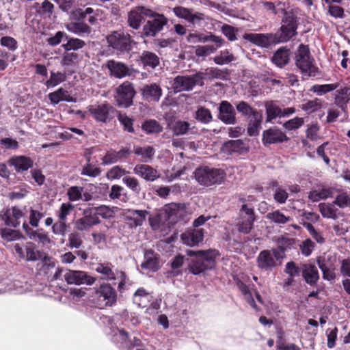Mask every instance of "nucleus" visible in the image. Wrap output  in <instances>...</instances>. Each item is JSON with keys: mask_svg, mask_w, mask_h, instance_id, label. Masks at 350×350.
I'll use <instances>...</instances> for the list:
<instances>
[{"mask_svg": "<svg viewBox=\"0 0 350 350\" xmlns=\"http://www.w3.org/2000/svg\"><path fill=\"white\" fill-rule=\"evenodd\" d=\"M8 163L15 168L16 172L20 173L31 168L33 161L25 156H14L9 159Z\"/></svg>", "mask_w": 350, "mask_h": 350, "instance_id": "obj_20", "label": "nucleus"}, {"mask_svg": "<svg viewBox=\"0 0 350 350\" xmlns=\"http://www.w3.org/2000/svg\"><path fill=\"white\" fill-rule=\"evenodd\" d=\"M83 245V240L81 234L73 232L68 235V247L71 249H79Z\"/></svg>", "mask_w": 350, "mask_h": 350, "instance_id": "obj_52", "label": "nucleus"}, {"mask_svg": "<svg viewBox=\"0 0 350 350\" xmlns=\"http://www.w3.org/2000/svg\"><path fill=\"white\" fill-rule=\"evenodd\" d=\"M47 254L42 250H38L31 243H29L25 247V258L27 261L41 260Z\"/></svg>", "mask_w": 350, "mask_h": 350, "instance_id": "obj_30", "label": "nucleus"}, {"mask_svg": "<svg viewBox=\"0 0 350 350\" xmlns=\"http://www.w3.org/2000/svg\"><path fill=\"white\" fill-rule=\"evenodd\" d=\"M305 228L309 232L310 234L312 237L318 243H323L325 241V239L323 237L322 234L318 232L313 225L310 223H306L304 225Z\"/></svg>", "mask_w": 350, "mask_h": 350, "instance_id": "obj_62", "label": "nucleus"}, {"mask_svg": "<svg viewBox=\"0 0 350 350\" xmlns=\"http://www.w3.org/2000/svg\"><path fill=\"white\" fill-rule=\"evenodd\" d=\"M166 24V19L162 14H158L156 18L148 21L143 27L142 35L146 37L154 36Z\"/></svg>", "mask_w": 350, "mask_h": 350, "instance_id": "obj_17", "label": "nucleus"}, {"mask_svg": "<svg viewBox=\"0 0 350 350\" xmlns=\"http://www.w3.org/2000/svg\"><path fill=\"white\" fill-rule=\"evenodd\" d=\"M189 265V269L191 273L194 275H198L210 268L209 265L206 264L205 260L198 256H193Z\"/></svg>", "mask_w": 350, "mask_h": 350, "instance_id": "obj_31", "label": "nucleus"}, {"mask_svg": "<svg viewBox=\"0 0 350 350\" xmlns=\"http://www.w3.org/2000/svg\"><path fill=\"white\" fill-rule=\"evenodd\" d=\"M44 217V213L31 209L29 211V224L33 227H38L40 220Z\"/></svg>", "mask_w": 350, "mask_h": 350, "instance_id": "obj_61", "label": "nucleus"}, {"mask_svg": "<svg viewBox=\"0 0 350 350\" xmlns=\"http://www.w3.org/2000/svg\"><path fill=\"white\" fill-rule=\"evenodd\" d=\"M203 79L202 72L192 75H178L172 82V88L174 92H189L197 85H202Z\"/></svg>", "mask_w": 350, "mask_h": 350, "instance_id": "obj_4", "label": "nucleus"}, {"mask_svg": "<svg viewBox=\"0 0 350 350\" xmlns=\"http://www.w3.org/2000/svg\"><path fill=\"white\" fill-rule=\"evenodd\" d=\"M200 185L209 187L215 184H221L224 176H191Z\"/></svg>", "mask_w": 350, "mask_h": 350, "instance_id": "obj_43", "label": "nucleus"}, {"mask_svg": "<svg viewBox=\"0 0 350 350\" xmlns=\"http://www.w3.org/2000/svg\"><path fill=\"white\" fill-rule=\"evenodd\" d=\"M140 59L144 66L154 68L159 64V59L157 55L150 51H144L140 56Z\"/></svg>", "mask_w": 350, "mask_h": 350, "instance_id": "obj_36", "label": "nucleus"}, {"mask_svg": "<svg viewBox=\"0 0 350 350\" xmlns=\"http://www.w3.org/2000/svg\"><path fill=\"white\" fill-rule=\"evenodd\" d=\"M55 269V261L48 254L41 260L40 262L37 264V269L40 274H43L48 277L53 273V270Z\"/></svg>", "mask_w": 350, "mask_h": 350, "instance_id": "obj_25", "label": "nucleus"}, {"mask_svg": "<svg viewBox=\"0 0 350 350\" xmlns=\"http://www.w3.org/2000/svg\"><path fill=\"white\" fill-rule=\"evenodd\" d=\"M152 297L143 288H138L133 295V302L139 307H145V301H150Z\"/></svg>", "mask_w": 350, "mask_h": 350, "instance_id": "obj_42", "label": "nucleus"}, {"mask_svg": "<svg viewBox=\"0 0 350 350\" xmlns=\"http://www.w3.org/2000/svg\"><path fill=\"white\" fill-rule=\"evenodd\" d=\"M237 284L239 289L244 296V298L247 301V304L256 311H258L259 308L256 304V302L251 292L252 288L254 287V285H247L241 280H239L237 282Z\"/></svg>", "mask_w": 350, "mask_h": 350, "instance_id": "obj_26", "label": "nucleus"}, {"mask_svg": "<svg viewBox=\"0 0 350 350\" xmlns=\"http://www.w3.org/2000/svg\"><path fill=\"white\" fill-rule=\"evenodd\" d=\"M107 41L109 46L123 52L131 49L133 40L129 33L121 31H115L107 37Z\"/></svg>", "mask_w": 350, "mask_h": 350, "instance_id": "obj_5", "label": "nucleus"}, {"mask_svg": "<svg viewBox=\"0 0 350 350\" xmlns=\"http://www.w3.org/2000/svg\"><path fill=\"white\" fill-rule=\"evenodd\" d=\"M88 111L95 120L105 123L110 119V115L113 113L114 108L109 103L105 102L89 106Z\"/></svg>", "mask_w": 350, "mask_h": 350, "instance_id": "obj_9", "label": "nucleus"}, {"mask_svg": "<svg viewBox=\"0 0 350 350\" xmlns=\"http://www.w3.org/2000/svg\"><path fill=\"white\" fill-rule=\"evenodd\" d=\"M317 263L321 270L336 268V258L324 254L317 257Z\"/></svg>", "mask_w": 350, "mask_h": 350, "instance_id": "obj_39", "label": "nucleus"}, {"mask_svg": "<svg viewBox=\"0 0 350 350\" xmlns=\"http://www.w3.org/2000/svg\"><path fill=\"white\" fill-rule=\"evenodd\" d=\"M239 217L241 220L254 222L256 217L254 208L246 204H243L239 211Z\"/></svg>", "mask_w": 350, "mask_h": 350, "instance_id": "obj_45", "label": "nucleus"}, {"mask_svg": "<svg viewBox=\"0 0 350 350\" xmlns=\"http://www.w3.org/2000/svg\"><path fill=\"white\" fill-rule=\"evenodd\" d=\"M142 93L143 97L146 99L158 102L163 94V91L159 85L152 83L144 86L142 90Z\"/></svg>", "mask_w": 350, "mask_h": 350, "instance_id": "obj_22", "label": "nucleus"}, {"mask_svg": "<svg viewBox=\"0 0 350 350\" xmlns=\"http://www.w3.org/2000/svg\"><path fill=\"white\" fill-rule=\"evenodd\" d=\"M135 95V91L133 84L129 81H124L116 88L115 98L118 106L126 108L133 105V98Z\"/></svg>", "mask_w": 350, "mask_h": 350, "instance_id": "obj_7", "label": "nucleus"}, {"mask_svg": "<svg viewBox=\"0 0 350 350\" xmlns=\"http://www.w3.org/2000/svg\"><path fill=\"white\" fill-rule=\"evenodd\" d=\"M113 265L111 262H104V263H98L95 265L94 269V270L105 275V278L107 280H116V276L112 271Z\"/></svg>", "mask_w": 350, "mask_h": 350, "instance_id": "obj_34", "label": "nucleus"}, {"mask_svg": "<svg viewBox=\"0 0 350 350\" xmlns=\"http://www.w3.org/2000/svg\"><path fill=\"white\" fill-rule=\"evenodd\" d=\"M262 121V113L261 111L254 112L253 116L248 118L247 131L250 136L258 135Z\"/></svg>", "mask_w": 350, "mask_h": 350, "instance_id": "obj_23", "label": "nucleus"}, {"mask_svg": "<svg viewBox=\"0 0 350 350\" xmlns=\"http://www.w3.org/2000/svg\"><path fill=\"white\" fill-rule=\"evenodd\" d=\"M266 110V121L272 122L276 118H281L282 109L273 101H267L265 104Z\"/></svg>", "mask_w": 350, "mask_h": 350, "instance_id": "obj_28", "label": "nucleus"}, {"mask_svg": "<svg viewBox=\"0 0 350 350\" xmlns=\"http://www.w3.org/2000/svg\"><path fill=\"white\" fill-rule=\"evenodd\" d=\"M187 254L189 256H198L205 260L206 263L208 265L215 261V258L219 256V253L217 250L212 249L198 251L187 250Z\"/></svg>", "mask_w": 350, "mask_h": 350, "instance_id": "obj_24", "label": "nucleus"}, {"mask_svg": "<svg viewBox=\"0 0 350 350\" xmlns=\"http://www.w3.org/2000/svg\"><path fill=\"white\" fill-rule=\"evenodd\" d=\"M333 203L342 208L350 207V196L345 192H339Z\"/></svg>", "mask_w": 350, "mask_h": 350, "instance_id": "obj_51", "label": "nucleus"}, {"mask_svg": "<svg viewBox=\"0 0 350 350\" xmlns=\"http://www.w3.org/2000/svg\"><path fill=\"white\" fill-rule=\"evenodd\" d=\"M217 118L226 124H234L237 122L236 113L232 105L226 100L220 103Z\"/></svg>", "mask_w": 350, "mask_h": 350, "instance_id": "obj_15", "label": "nucleus"}, {"mask_svg": "<svg viewBox=\"0 0 350 350\" xmlns=\"http://www.w3.org/2000/svg\"><path fill=\"white\" fill-rule=\"evenodd\" d=\"M141 267L150 272H157L161 267L160 255L152 250H146Z\"/></svg>", "mask_w": 350, "mask_h": 350, "instance_id": "obj_16", "label": "nucleus"}, {"mask_svg": "<svg viewBox=\"0 0 350 350\" xmlns=\"http://www.w3.org/2000/svg\"><path fill=\"white\" fill-rule=\"evenodd\" d=\"M243 38L262 48L268 47L271 43H275L273 33H245Z\"/></svg>", "mask_w": 350, "mask_h": 350, "instance_id": "obj_18", "label": "nucleus"}, {"mask_svg": "<svg viewBox=\"0 0 350 350\" xmlns=\"http://www.w3.org/2000/svg\"><path fill=\"white\" fill-rule=\"evenodd\" d=\"M338 86V85L336 83L314 85L312 87L311 91L321 96L336 90Z\"/></svg>", "mask_w": 350, "mask_h": 350, "instance_id": "obj_49", "label": "nucleus"}, {"mask_svg": "<svg viewBox=\"0 0 350 350\" xmlns=\"http://www.w3.org/2000/svg\"><path fill=\"white\" fill-rule=\"evenodd\" d=\"M100 223V219L96 216L92 208L83 211V217L77 219L75 223V228L79 231L89 230L93 226Z\"/></svg>", "mask_w": 350, "mask_h": 350, "instance_id": "obj_11", "label": "nucleus"}, {"mask_svg": "<svg viewBox=\"0 0 350 350\" xmlns=\"http://www.w3.org/2000/svg\"><path fill=\"white\" fill-rule=\"evenodd\" d=\"M143 17L137 8L132 9L128 14V24L130 27L138 29L141 25Z\"/></svg>", "mask_w": 350, "mask_h": 350, "instance_id": "obj_37", "label": "nucleus"}, {"mask_svg": "<svg viewBox=\"0 0 350 350\" xmlns=\"http://www.w3.org/2000/svg\"><path fill=\"white\" fill-rule=\"evenodd\" d=\"M313 62L308 47L302 44H299L295 55V64L304 76L316 77L319 74V70Z\"/></svg>", "mask_w": 350, "mask_h": 350, "instance_id": "obj_2", "label": "nucleus"}, {"mask_svg": "<svg viewBox=\"0 0 350 350\" xmlns=\"http://www.w3.org/2000/svg\"><path fill=\"white\" fill-rule=\"evenodd\" d=\"M213 60L215 64L223 65L232 62L233 60V56L232 55L230 54L228 51H221L219 55L215 56L213 58Z\"/></svg>", "mask_w": 350, "mask_h": 350, "instance_id": "obj_59", "label": "nucleus"}, {"mask_svg": "<svg viewBox=\"0 0 350 350\" xmlns=\"http://www.w3.org/2000/svg\"><path fill=\"white\" fill-rule=\"evenodd\" d=\"M304 119L303 118L295 117L293 119L286 121L283 124V127L288 131H292L300 128L304 125Z\"/></svg>", "mask_w": 350, "mask_h": 350, "instance_id": "obj_54", "label": "nucleus"}, {"mask_svg": "<svg viewBox=\"0 0 350 350\" xmlns=\"http://www.w3.org/2000/svg\"><path fill=\"white\" fill-rule=\"evenodd\" d=\"M96 216L99 218V216L104 219H108L113 216V211L108 206L103 205L98 207L92 208Z\"/></svg>", "mask_w": 350, "mask_h": 350, "instance_id": "obj_55", "label": "nucleus"}, {"mask_svg": "<svg viewBox=\"0 0 350 350\" xmlns=\"http://www.w3.org/2000/svg\"><path fill=\"white\" fill-rule=\"evenodd\" d=\"M142 128L148 134H157L163 131V126L155 120H146Z\"/></svg>", "mask_w": 350, "mask_h": 350, "instance_id": "obj_41", "label": "nucleus"}, {"mask_svg": "<svg viewBox=\"0 0 350 350\" xmlns=\"http://www.w3.org/2000/svg\"><path fill=\"white\" fill-rule=\"evenodd\" d=\"M266 218L270 221L278 225L285 224L291 220V217L289 216L285 215L278 210L268 213L266 215Z\"/></svg>", "mask_w": 350, "mask_h": 350, "instance_id": "obj_38", "label": "nucleus"}, {"mask_svg": "<svg viewBox=\"0 0 350 350\" xmlns=\"http://www.w3.org/2000/svg\"><path fill=\"white\" fill-rule=\"evenodd\" d=\"M183 243L189 246L198 245L203 241L204 230L202 228H193L187 230L181 234Z\"/></svg>", "mask_w": 350, "mask_h": 350, "instance_id": "obj_19", "label": "nucleus"}, {"mask_svg": "<svg viewBox=\"0 0 350 350\" xmlns=\"http://www.w3.org/2000/svg\"><path fill=\"white\" fill-rule=\"evenodd\" d=\"M290 51L286 48H280L276 51L272 57V62L278 67H283L289 61Z\"/></svg>", "mask_w": 350, "mask_h": 350, "instance_id": "obj_29", "label": "nucleus"}, {"mask_svg": "<svg viewBox=\"0 0 350 350\" xmlns=\"http://www.w3.org/2000/svg\"><path fill=\"white\" fill-rule=\"evenodd\" d=\"M83 188L78 186L70 187L67 191L68 199L70 201H77L81 199Z\"/></svg>", "mask_w": 350, "mask_h": 350, "instance_id": "obj_58", "label": "nucleus"}, {"mask_svg": "<svg viewBox=\"0 0 350 350\" xmlns=\"http://www.w3.org/2000/svg\"><path fill=\"white\" fill-rule=\"evenodd\" d=\"M190 129V124L183 120H177L172 126V130L175 135L186 134Z\"/></svg>", "mask_w": 350, "mask_h": 350, "instance_id": "obj_44", "label": "nucleus"}, {"mask_svg": "<svg viewBox=\"0 0 350 350\" xmlns=\"http://www.w3.org/2000/svg\"><path fill=\"white\" fill-rule=\"evenodd\" d=\"M127 154V150H121L118 152L115 151H110L105 155L103 161L105 163H114L120 158L126 156Z\"/></svg>", "mask_w": 350, "mask_h": 350, "instance_id": "obj_56", "label": "nucleus"}, {"mask_svg": "<svg viewBox=\"0 0 350 350\" xmlns=\"http://www.w3.org/2000/svg\"><path fill=\"white\" fill-rule=\"evenodd\" d=\"M347 91L348 90L347 88H342L336 91L335 100L338 105L342 106L348 102L349 97Z\"/></svg>", "mask_w": 350, "mask_h": 350, "instance_id": "obj_64", "label": "nucleus"}, {"mask_svg": "<svg viewBox=\"0 0 350 350\" xmlns=\"http://www.w3.org/2000/svg\"><path fill=\"white\" fill-rule=\"evenodd\" d=\"M148 212L146 210L129 209L124 213L126 225L131 228H135L143 225Z\"/></svg>", "mask_w": 350, "mask_h": 350, "instance_id": "obj_12", "label": "nucleus"}, {"mask_svg": "<svg viewBox=\"0 0 350 350\" xmlns=\"http://www.w3.org/2000/svg\"><path fill=\"white\" fill-rule=\"evenodd\" d=\"M237 110L241 113L243 116L247 117V118L258 111L251 106H250L246 102L241 101L236 105Z\"/></svg>", "mask_w": 350, "mask_h": 350, "instance_id": "obj_53", "label": "nucleus"}, {"mask_svg": "<svg viewBox=\"0 0 350 350\" xmlns=\"http://www.w3.org/2000/svg\"><path fill=\"white\" fill-rule=\"evenodd\" d=\"M66 80V75L61 72H51V76L49 80L46 81V85L48 88H53Z\"/></svg>", "mask_w": 350, "mask_h": 350, "instance_id": "obj_46", "label": "nucleus"}, {"mask_svg": "<svg viewBox=\"0 0 350 350\" xmlns=\"http://www.w3.org/2000/svg\"><path fill=\"white\" fill-rule=\"evenodd\" d=\"M63 278L68 284L75 285H92L96 278L87 272L79 270H65Z\"/></svg>", "mask_w": 350, "mask_h": 350, "instance_id": "obj_8", "label": "nucleus"}, {"mask_svg": "<svg viewBox=\"0 0 350 350\" xmlns=\"http://www.w3.org/2000/svg\"><path fill=\"white\" fill-rule=\"evenodd\" d=\"M49 98L53 105H56L61 101H76V99L71 96L67 90L62 88H59L57 91L50 93L49 94Z\"/></svg>", "mask_w": 350, "mask_h": 350, "instance_id": "obj_27", "label": "nucleus"}, {"mask_svg": "<svg viewBox=\"0 0 350 350\" xmlns=\"http://www.w3.org/2000/svg\"><path fill=\"white\" fill-rule=\"evenodd\" d=\"M95 296L96 304L100 308L111 306L117 301L116 291L109 284H101L96 290Z\"/></svg>", "mask_w": 350, "mask_h": 350, "instance_id": "obj_6", "label": "nucleus"}, {"mask_svg": "<svg viewBox=\"0 0 350 350\" xmlns=\"http://www.w3.org/2000/svg\"><path fill=\"white\" fill-rule=\"evenodd\" d=\"M42 229L40 230L31 231V235L29 239L38 242L42 245H47L51 243V239L49 235L42 232Z\"/></svg>", "mask_w": 350, "mask_h": 350, "instance_id": "obj_47", "label": "nucleus"}, {"mask_svg": "<svg viewBox=\"0 0 350 350\" xmlns=\"http://www.w3.org/2000/svg\"><path fill=\"white\" fill-rule=\"evenodd\" d=\"M335 193V189L332 187L323 188L319 191L314 190L309 193L308 198L312 202H318L321 200L332 197Z\"/></svg>", "mask_w": 350, "mask_h": 350, "instance_id": "obj_32", "label": "nucleus"}, {"mask_svg": "<svg viewBox=\"0 0 350 350\" xmlns=\"http://www.w3.org/2000/svg\"><path fill=\"white\" fill-rule=\"evenodd\" d=\"M297 17L292 12H285L279 30L273 34L275 43L286 42L297 35Z\"/></svg>", "mask_w": 350, "mask_h": 350, "instance_id": "obj_1", "label": "nucleus"}, {"mask_svg": "<svg viewBox=\"0 0 350 350\" xmlns=\"http://www.w3.org/2000/svg\"><path fill=\"white\" fill-rule=\"evenodd\" d=\"M184 263V256L178 254L175 256L170 262L172 270L167 271V277H175L180 275L182 273L178 268L181 267Z\"/></svg>", "mask_w": 350, "mask_h": 350, "instance_id": "obj_35", "label": "nucleus"}, {"mask_svg": "<svg viewBox=\"0 0 350 350\" xmlns=\"http://www.w3.org/2000/svg\"><path fill=\"white\" fill-rule=\"evenodd\" d=\"M284 250L282 247L261 251L257 256V264L260 269L270 271L275 267L283 258Z\"/></svg>", "mask_w": 350, "mask_h": 350, "instance_id": "obj_3", "label": "nucleus"}, {"mask_svg": "<svg viewBox=\"0 0 350 350\" xmlns=\"http://www.w3.org/2000/svg\"><path fill=\"white\" fill-rule=\"evenodd\" d=\"M1 238L6 241H13L20 239L21 233L19 231L10 228H1L0 230Z\"/></svg>", "mask_w": 350, "mask_h": 350, "instance_id": "obj_48", "label": "nucleus"}, {"mask_svg": "<svg viewBox=\"0 0 350 350\" xmlns=\"http://www.w3.org/2000/svg\"><path fill=\"white\" fill-rule=\"evenodd\" d=\"M289 138L276 126L269 128L262 133V141L263 144H273L288 142Z\"/></svg>", "mask_w": 350, "mask_h": 350, "instance_id": "obj_13", "label": "nucleus"}, {"mask_svg": "<svg viewBox=\"0 0 350 350\" xmlns=\"http://www.w3.org/2000/svg\"><path fill=\"white\" fill-rule=\"evenodd\" d=\"M134 152L135 154L141 156L144 159H150L154 154V150L150 146H145L143 147L135 146L134 147Z\"/></svg>", "mask_w": 350, "mask_h": 350, "instance_id": "obj_50", "label": "nucleus"}, {"mask_svg": "<svg viewBox=\"0 0 350 350\" xmlns=\"http://www.w3.org/2000/svg\"><path fill=\"white\" fill-rule=\"evenodd\" d=\"M114 340L125 346L129 350L133 348L142 349L146 346L145 341L139 337L134 336L133 339H131L129 333L123 329H117V332L114 334Z\"/></svg>", "mask_w": 350, "mask_h": 350, "instance_id": "obj_10", "label": "nucleus"}, {"mask_svg": "<svg viewBox=\"0 0 350 350\" xmlns=\"http://www.w3.org/2000/svg\"><path fill=\"white\" fill-rule=\"evenodd\" d=\"M327 13L334 18H343L345 17L344 9L336 5H328Z\"/></svg>", "mask_w": 350, "mask_h": 350, "instance_id": "obj_60", "label": "nucleus"}, {"mask_svg": "<svg viewBox=\"0 0 350 350\" xmlns=\"http://www.w3.org/2000/svg\"><path fill=\"white\" fill-rule=\"evenodd\" d=\"M85 46V42L79 38H70L66 44H63V47L66 51L77 50Z\"/></svg>", "mask_w": 350, "mask_h": 350, "instance_id": "obj_57", "label": "nucleus"}, {"mask_svg": "<svg viewBox=\"0 0 350 350\" xmlns=\"http://www.w3.org/2000/svg\"><path fill=\"white\" fill-rule=\"evenodd\" d=\"M314 247V242L311 239H307L300 245V250L301 254L307 257L312 254Z\"/></svg>", "mask_w": 350, "mask_h": 350, "instance_id": "obj_63", "label": "nucleus"}, {"mask_svg": "<svg viewBox=\"0 0 350 350\" xmlns=\"http://www.w3.org/2000/svg\"><path fill=\"white\" fill-rule=\"evenodd\" d=\"M66 29L75 34L83 36L90 33V27L83 22H72L66 25Z\"/></svg>", "mask_w": 350, "mask_h": 350, "instance_id": "obj_33", "label": "nucleus"}, {"mask_svg": "<svg viewBox=\"0 0 350 350\" xmlns=\"http://www.w3.org/2000/svg\"><path fill=\"white\" fill-rule=\"evenodd\" d=\"M301 275L305 282L310 286H314L319 280V274L317 267L312 264L302 265Z\"/></svg>", "mask_w": 350, "mask_h": 350, "instance_id": "obj_21", "label": "nucleus"}, {"mask_svg": "<svg viewBox=\"0 0 350 350\" xmlns=\"http://www.w3.org/2000/svg\"><path fill=\"white\" fill-rule=\"evenodd\" d=\"M106 67L110 72V75L118 79H122L132 75L133 69L123 62L111 59L107 61Z\"/></svg>", "mask_w": 350, "mask_h": 350, "instance_id": "obj_14", "label": "nucleus"}, {"mask_svg": "<svg viewBox=\"0 0 350 350\" xmlns=\"http://www.w3.org/2000/svg\"><path fill=\"white\" fill-rule=\"evenodd\" d=\"M196 120L203 124H208L213 120L211 111L204 107H200L195 113Z\"/></svg>", "mask_w": 350, "mask_h": 350, "instance_id": "obj_40", "label": "nucleus"}]
</instances>
